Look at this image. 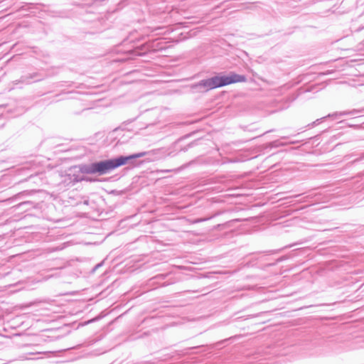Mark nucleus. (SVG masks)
Returning <instances> with one entry per match:
<instances>
[{
	"label": "nucleus",
	"mask_w": 364,
	"mask_h": 364,
	"mask_svg": "<svg viewBox=\"0 0 364 364\" xmlns=\"http://www.w3.org/2000/svg\"><path fill=\"white\" fill-rule=\"evenodd\" d=\"M146 152H139L128 156L120 155L115 158L85 164L79 166L80 172L85 174L102 176L127 164H132L134 159L144 156Z\"/></svg>",
	"instance_id": "nucleus-1"
},
{
	"label": "nucleus",
	"mask_w": 364,
	"mask_h": 364,
	"mask_svg": "<svg viewBox=\"0 0 364 364\" xmlns=\"http://www.w3.org/2000/svg\"><path fill=\"white\" fill-rule=\"evenodd\" d=\"M245 75L230 73L228 75H218L212 77L202 80L193 87L199 92H204L208 90L226 86L235 82H245Z\"/></svg>",
	"instance_id": "nucleus-2"
},
{
	"label": "nucleus",
	"mask_w": 364,
	"mask_h": 364,
	"mask_svg": "<svg viewBox=\"0 0 364 364\" xmlns=\"http://www.w3.org/2000/svg\"><path fill=\"white\" fill-rule=\"evenodd\" d=\"M42 79V77L38 73H33L22 75L20 82L28 85L32 82L41 81Z\"/></svg>",
	"instance_id": "nucleus-3"
},
{
	"label": "nucleus",
	"mask_w": 364,
	"mask_h": 364,
	"mask_svg": "<svg viewBox=\"0 0 364 364\" xmlns=\"http://www.w3.org/2000/svg\"><path fill=\"white\" fill-rule=\"evenodd\" d=\"M362 112H364V107L362 109H353L350 111H343V112H336L332 114H329L328 117H333L337 119V118L343 117V116H346V115H350V114H359V113H362Z\"/></svg>",
	"instance_id": "nucleus-4"
},
{
	"label": "nucleus",
	"mask_w": 364,
	"mask_h": 364,
	"mask_svg": "<svg viewBox=\"0 0 364 364\" xmlns=\"http://www.w3.org/2000/svg\"><path fill=\"white\" fill-rule=\"evenodd\" d=\"M41 206H42V203H34L29 200L24 201V202L20 203L18 204L19 208H25L26 210H31L32 208H35V209L41 208Z\"/></svg>",
	"instance_id": "nucleus-5"
},
{
	"label": "nucleus",
	"mask_w": 364,
	"mask_h": 364,
	"mask_svg": "<svg viewBox=\"0 0 364 364\" xmlns=\"http://www.w3.org/2000/svg\"><path fill=\"white\" fill-rule=\"evenodd\" d=\"M217 215L218 214H215L213 215H210L208 217H200V218H189L186 216H183V223L186 222V223H188L191 224V223H197L199 222L206 221V220H208L213 218L214 216H215Z\"/></svg>",
	"instance_id": "nucleus-6"
},
{
	"label": "nucleus",
	"mask_w": 364,
	"mask_h": 364,
	"mask_svg": "<svg viewBox=\"0 0 364 364\" xmlns=\"http://www.w3.org/2000/svg\"><path fill=\"white\" fill-rule=\"evenodd\" d=\"M326 117H328V114L326 116V117H321L320 119H317L316 120H315L314 122H313L311 124H309L306 127H314V126H316L317 124H318L320 122H321Z\"/></svg>",
	"instance_id": "nucleus-7"
},
{
	"label": "nucleus",
	"mask_w": 364,
	"mask_h": 364,
	"mask_svg": "<svg viewBox=\"0 0 364 364\" xmlns=\"http://www.w3.org/2000/svg\"><path fill=\"white\" fill-rule=\"evenodd\" d=\"M363 160H364V152H363V153H362V154L360 155V156H359V157H358V158L355 159L354 160H353V161L350 162V164H352V165H353V164H356V163H358V162H359V161H363Z\"/></svg>",
	"instance_id": "nucleus-8"
},
{
	"label": "nucleus",
	"mask_w": 364,
	"mask_h": 364,
	"mask_svg": "<svg viewBox=\"0 0 364 364\" xmlns=\"http://www.w3.org/2000/svg\"><path fill=\"white\" fill-rule=\"evenodd\" d=\"M73 183H77V182L81 181L82 180V178H81L78 175L73 174Z\"/></svg>",
	"instance_id": "nucleus-9"
},
{
	"label": "nucleus",
	"mask_w": 364,
	"mask_h": 364,
	"mask_svg": "<svg viewBox=\"0 0 364 364\" xmlns=\"http://www.w3.org/2000/svg\"><path fill=\"white\" fill-rule=\"evenodd\" d=\"M198 140L193 141L192 143L188 144L186 146L183 148V151H186L188 149L191 147L193 145L196 144Z\"/></svg>",
	"instance_id": "nucleus-10"
},
{
	"label": "nucleus",
	"mask_w": 364,
	"mask_h": 364,
	"mask_svg": "<svg viewBox=\"0 0 364 364\" xmlns=\"http://www.w3.org/2000/svg\"><path fill=\"white\" fill-rule=\"evenodd\" d=\"M82 203L84 205H88L90 204V200H89V199H85Z\"/></svg>",
	"instance_id": "nucleus-11"
},
{
	"label": "nucleus",
	"mask_w": 364,
	"mask_h": 364,
	"mask_svg": "<svg viewBox=\"0 0 364 364\" xmlns=\"http://www.w3.org/2000/svg\"><path fill=\"white\" fill-rule=\"evenodd\" d=\"M272 144H273L274 146H278V141H274L272 142Z\"/></svg>",
	"instance_id": "nucleus-12"
},
{
	"label": "nucleus",
	"mask_w": 364,
	"mask_h": 364,
	"mask_svg": "<svg viewBox=\"0 0 364 364\" xmlns=\"http://www.w3.org/2000/svg\"><path fill=\"white\" fill-rule=\"evenodd\" d=\"M198 212H199V208L198 207L195 208V213H198Z\"/></svg>",
	"instance_id": "nucleus-13"
},
{
	"label": "nucleus",
	"mask_w": 364,
	"mask_h": 364,
	"mask_svg": "<svg viewBox=\"0 0 364 364\" xmlns=\"http://www.w3.org/2000/svg\"><path fill=\"white\" fill-rule=\"evenodd\" d=\"M101 265H102L101 264H97V265L95 267L94 270H95V269H96L97 268L100 267Z\"/></svg>",
	"instance_id": "nucleus-14"
},
{
	"label": "nucleus",
	"mask_w": 364,
	"mask_h": 364,
	"mask_svg": "<svg viewBox=\"0 0 364 364\" xmlns=\"http://www.w3.org/2000/svg\"><path fill=\"white\" fill-rule=\"evenodd\" d=\"M298 142V141H291L289 142V144H295Z\"/></svg>",
	"instance_id": "nucleus-15"
},
{
	"label": "nucleus",
	"mask_w": 364,
	"mask_h": 364,
	"mask_svg": "<svg viewBox=\"0 0 364 364\" xmlns=\"http://www.w3.org/2000/svg\"><path fill=\"white\" fill-rule=\"evenodd\" d=\"M188 26H186V22H183V29L187 28Z\"/></svg>",
	"instance_id": "nucleus-16"
},
{
	"label": "nucleus",
	"mask_w": 364,
	"mask_h": 364,
	"mask_svg": "<svg viewBox=\"0 0 364 364\" xmlns=\"http://www.w3.org/2000/svg\"><path fill=\"white\" fill-rule=\"evenodd\" d=\"M363 28H364V27H360V28H358V29H357V31H361L362 29H363Z\"/></svg>",
	"instance_id": "nucleus-17"
},
{
	"label": "nucleus",
	"mask_w": 364,
	"mask_h": 364,
	"mask_svg": "<svg viewBox=\"0 0 364 364\" xmlns=\"http://www.w3.org/2000/svg\"><path fill=\"white\" fill-rule=\"evenodd\" d=\"M188 136V135H185V136H183V139L187 138Z\"/></svg>",
	"instance_id": "nucleus-18"
},
{
	"label": "nucleus",
	"mask_w": 364,
	"mask_h": 364,
	"mask_svg": "<svg viewBox=\"0 0 364 364\" xmlns=\"http://www.w3.org/2000/svg\"><path fill=\"white\" fill-rule=\"evenodd\" d=\"M288 137L287 136H283L282 137V139H287Z\"/></svg>",
	"instance_id": "nucleus-19"
},
{
	"label": "nucleus",
	"mask_w": 364,
	"mask_h": 364,
	"mask_svg": "<svg viewBox=\"0 0 364 364\" xmlns=\"http://www.w3.org/2000/svg\"><path fill=\"white\" fill-rule=\"evenodd\" d=\"M187 208V207H186V205H183V210H184L185 208Z\"/></svg>",
	"instance_id": "nucleus-20"
}]
</instances>
